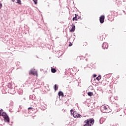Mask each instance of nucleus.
<instances>
[{
  "label": "nucleus",
  "instance_id": "obj_25",
  "mask_svg": "<svg viewBox=\"0 0 126 126\" xmlns=\"http://www.w3.org/2000/svg\"><path fill=\"white\" fill-rule=\"evenodd\" d=\"M2 7V4L1 3H0V9Z\"/></svg>",
  "mask_w": 126,
  "mask_h": 126
},
{
  "label": "nucleus",
  "instance_id": "obj_34",
  "mask_svg": "<svg viewBox=\"0 0 126 126\" xmlns=\"http://www.w3.org/2000/svg\"><path fill=\"white\" fill-rule=\"evenodd\" d=\"M86 62H87V59H86Z\"/></svg>",
  "mask_w": 126,
  "mask_h": 126
},
{
  "label": "nucleus",
  "instance_id": "obj_37",
  "mask_svg": "<svg viewBox=\"0 0 126 126\" xmlns=\"http://www.w3.org/2000/svg\"><path fill=\"white\" fill-rule=\"evenodd\" d=\"M100 124H102V123L100 122Z\"/></svg>",
  "mask_w": 126,
  "mask_h": 126
},
{
  "label": "nucleus",
  "instance_id": "obj_20",
  "mask_svg": "<svg viewBox=\"0 0 126 126\" xmlns=\"http://www.w3.org/2000/svg\"><path fill=\"white\" fill-rule=\"evenodd\" d=\"M84 123H86V124L83 126H91V124H89L87 122Z\"/></svg>",
  "mask_w": 126,
  "mask_h": 126
},
{
  "label": "nucleus",
  "instance_id": "obj_29",
  "mask_svg": "<svg viewBox=\"0 0 126 126\" xmlns=\"http://www.w3.org/2000/svg\"><path fill=\"white\" fill-rule=\"evenodd\" d=\"M80 18H81V17L79 16V17H78L77 19H80Z\"/></svg>",
  "mask_w": 126,
  "mask_h": 126
},
{
  "label": "nucleus",
  "instance_id": "obj_8",
  "mask_svg": "<svg viewBox=\"0 0 126 126\" xmlns=\"http://www.w3.org/2000/svg\"><path fill=\"white\" fill-rule=\"evenodd\" d=\"M72 28L70 29V32H74L75 31V26L74 25V24H72Z\"/></svg>",
  "mask_w": 126,
  "mask_h": 126
},
{
  "label": "nucleus",
  "instance_id": "obj_15",
  "mask_svg": "<svg viewBox=\"0 0 126 126\" xmlns=\"http://www.w3.org/2000/svg\"><path fill=\"white\" fill-rule=\"evenodd\" d=\"M101 75H99L95 79H96V80H97V81H99V80H101Z\"/></svg>",
  "mask_w": 126,
  "mask_h": 126
},
{
  "label": "nucleus",
  "instance_id": "obj_3",
  "mask_svg": "<svg viewBox=\"0 0 126 126\" xmlns=\"http://www.w3.org/2000/svg\"><path fill=\"white\" fill-rule=\"evenodd\" d=\"M2 117H3L5 123H7L9 124V122H10V119H9V117L8 116L7 114L5 113V112H3Z\"/></svg>",
  "mask_w": 126,
  "mask_h": 126
},
{
  "label": "nucleus",
  "instance_id": "obj_14",
  "mask_svg": "<svg viewBox=\"0 0 126 126\" xmlns=\"http://www.w3.org/2000/svg\"><path fill=\"white\" fill-rule=\"evenodd\" d=\"M29 74L30 75H31V74H33V75H34L35 74V73H34V70L33 69H31L30 72H29Z\"/></svg>",
  "mask_w": 126,
  "mask_h": 126
},
{
  "label": "nucleus",
  "instance_id": "obj_12",
  "mask_svg": "<svg viewBox=\"0 0 126 126\" xmlns=\"http://www.w3.org/2000/svg\"><path fill=\"white\" fill-rule=\"evenodd\" d=\"M18 93L19 94V95H22V94H23V91L22 89H20L19 91H18Z\"/></svg>",
  "mask_w": 126,
  "mask_h": 126
},
{
  "label": "nucleus",
  "instance_id": "obj_36",
  "mask_svg": "<svg viewBox=\"0 0 126 126\" xmlns=\"http://www.w3.org/2000/svg\"><path fill=\"white\" fill-rule=\"evenodd\" d=\"M70 38H69V39H68V40H70Z\"/></svg>",
  "mask_w": 126,
  "mask_h": 126
},
{
  "label": "nucleus",
  "instance_id": "obj_2",
  "mask_svg": "<svg viewBox=\"0 0 126 126\" xmlns=\"http://www.w3.org/2000/svg\"><path fill=\"white\" fill-rule=\"evenodd\" d=\"M12 85L11 83L8 84V85L5 87L4 91L6 93H9L10 94H12L13 95L14 93H15V90L12 87Z\"/></svg>",
  "mask_w": 126,
  "mask_h": 126
},
{
  "label": "nucleus",
  "instance_id": "obj_16",
  "mask_svg": "<svg viewBox=\"0 0 126 126\" xmlns=\"http://www.w3.org/2000/svg\"><path fill=\"white\" fill-rule=\"evenodd\" d=\"M55 91H57L58 90L59 87H58V85L55 84L54 86Z\"/></svg>",
  "mask_w": 126,
  "mask_h": 126
},
{
  "label": "nucleus",
  "instance_id": "obj_22",
  "mask_svg": "<svg viewBox=\"0 0 126 126\" xmlns=\"http://www.w3.org/2000/svg\"><path fill=\"white\" fill-rule=\"evenodd\" d=\"M17 3H18V4H21V0H17Z\"/></svg>",
  "mask_w": 126,
  "mask_h": 126
},
{
  "label": "nucleus",
  "instance_id": "obj_18",
  "mask_svg": "<svg viewBox=\"0 0 126 126\" xmlns=\"http://www.w3.org/2000/svg\"><path fill=\"white\" fill-rule=\"evenodd\" d=\"M104 77L105 78H109L111 77V76L110 75V74H107L104 75Z\"/></svg>",
  "mask_w": 126,
  "mask_h": 126
},
{
  "label": "nucleus",
  "instance_id": "obj_35",
  "mask_svg": "<svg viewBox=\"0 0 126 126\" xmlns=\"http://www.w3.org/2000/svg\"><path fill=\"white\" fill-rule=\"evenodd\" d=\"M78 86H79V84H78Z\"/></svg>",
  "mask_w": 126,
  "mask_h": 126
},
{
  "label": "nucleus",
  "instance_id": "obj_33",
  "mask_svg": "<svg viewBox=\"0 0 126 126\" xmlns=\"http://www.w3.org/2000/svg\"><path fill=\"white\" fill-rule=\"evenodd\" d=\"M40 70H41V71H42V70H43V69H41Z\"/></svg>",
  "mask_w": 126,
  "mask_h": 126
},
{
  "label": "nucleus",
  "instance_id": "obj_32",
  "mask_svg": "<svg viewBox=\"0 0 126 126\" xmlns=\"http://www.w3.org/2000/svg\"><path fill=\"white\" fill-rule=\"evenodd\" d=\"M9 125L10 126H12V124H9Z\"/></svg>",
  "mask_w": 126,
  "mask_h": 126
},
{
  "label": "nucleus",
  "instance_id": "obj_24",
  "mask_svg": "<svg viewBox=\"0 0 126 126\" xmlns=\"http://www.w3.org/2000/svg\"><path fill=\"white\" fill-rule=\"evenodd\" d=\"M72 46V43L71 42H69V44L68 45L69 47H71Z\"/></svg>",
  "mask_w": 126,
  "mask_h": 126
},
{
  "label": "nucleus",
  "instance_id": "obj_13",
  "mask_svg": "<svg viewBox=\"0 0 126 126\" xmlns=\"http://www.w3.org/2000/svg\"><path fill=\"white\" fill-rule=\"evenodd\" d=\"M3 110L1 109L0 110V117H2V116H3Z\"/></svg>",
  "mask_w": 126,
  "mask_h": 126
},
{
  "label": "nucleus",
  "instance_id": "obj_6",
  "mask_svg": "<svg viewBox=\"0 0 126 126\" xmlns=\"http://www.w3.org/2000/svg\"><path fill=\"white\" fill-rule=\"evenodd\" d=\"M99 21L101 24H103L105 21V16L104 15H101L99 17Z\"/></svg>",
  "mask_w": 126,
  "mask_h": 126
},
{
  "label": "nucleus",
  "instance_id": "obj_5",
  "mask_svg": "<svg viewBox=\"0 0 126 126\" xmlns=\"http://www.w3.org/2000/svg\"><path fill=\"white\" fill-rule=\"evenodd\" d=\"M94 122H95V120H94V119L93 118L88 119L84 121V123H87L90 125H92V126L94 125Z\"/></svg>",
  "mask_w": 126,
  "mask_h": 126
},
{
  "label": "nucleus",
  "instance_id": "obj_10",
  "mask_svg": "<svg viewBox=\"0 0 126 126\" xmlns=\"http://www.w3.org/2000/svg\"><path fill=\"white\" fill-rule=\"evenodd\" d=\"M51 72H52V73H56V72H57V69H56V68H52V67H51Z\"/></svg>",
  "mask_w": 126,
  "mask_h": 126
},
{
  "label": "nucleus",
  "instance_id": "obj_1",
  "mask_svg": "<svg viewBox=\"0 0 126 126\" xmlns=\"http://www.w3.org/2000/svg\"><path fill=\"white\" fill-rule=\"evenodd\" d=\"M117 107L118 105H116L113 107V113H115V114H116L117 112H119V114L120 115V117L126 115V109H118L117 108Z\"/></svg>",
  "mask_w": 126,
  "mask_h": 126
},
{
  "label": "nucleus",
  "instance_id": "obj_31",
  "mask_svg": "<svg viewBox=\"0 0 126 126\" xmlns=\"http://www.w3.org/2000/svg\"><path fill=\"white\" fill-rule=\"evenodd\" d=\"M12 1H13V2H14V1H15V0H11Z\"/></svg>",
  "mask_w": 126,
  "mask_h": 126
},
{
  "label": "nucleus",
  "instance_id": "obj_23",
  "mask_svg": "<svg viewBox=\"0 0 126 126\" xmlns=\"http://www.w3.org/2000/svg\"><path fill=\"white\" fill-rule=\"evenodd\" d=\"M101 108H103V110H107V106H102Z\"/></svg>",
  "mask_w": 126,
  "mask_h": 126
},
{
  "label": "nucleus",
  "instance_id": "obj_7",
  "mask_svg": "<svg viewBox=\"0 0 126 126\" xmlns=\"http://www.w3.org/2000/svg\"><path fill=\"white\" fill-rule=\"evenodd\" d=\"M102 49L105 50V49H108V43L107 42H104L102 45Z\"/></svg>",
  "mask_w": 126,
  "mask_h": 126
},
{
  "label": "nucleus",
  "instance_id": "obj_26",
  "mask_svg": "<svg viewBox=\"0 0 126 126\" xmlns=\"http://www.w3.org/2000/svg\"><path fill=\"white\" fill-rule=\"evenodd\" d=\"M96 76H97V75L96 74H94V75H93V77L94 78H95V77H96Z\"/></svg>",
  "mask_w": 126,
  "mask_h": 126
},
{
  "label": "nucleus",
  "instance_id": "obj_21",
  "mask_svg": "<svg viewBox=\"0 0 126 126\" xmlns=\"http://www.w3.org/2000/svg\"><path fill=\"white\" fill-rule=\"evenodd\" d=\"M34 2V4H37L38 3V0H32Z\"/></svg>",
  "mask_w": 126,
  "mask_h": 126
},
{
  "label": "nucleus",
  "instance_id": "obj_19",
  "mask_svg": "<svg viewBox=\"0 0 126 126\" xmlns=\"http://www.w3.org/2000/svg\"><path fill=\"white\" fill-rule=\"evenodd\" d=\"M103 38H104V37H103V35H100V36H98V39H99V40L100 41H103Z\"/></svg>",
  "mask_w": 126,
  "mask_h": 126
},
{
  "label": "nucleus",
  "instance_id": "obj_27",
  "mask_svg": "<svg viewBox=\"0 0 126 126\" xmlns=\"http://www.w3.org/2000/svg\"><path fill=\"white\" fill-rule=\"evenodd\" d=\"M74 40H75V35L73 37V41H74Z\"/></svg>",
  "mask_w": 126,
  "mask_h": 126
},
{
  "label": "nucleus",
  "instance_id": "obj_28",
  "mask_svg": "<svg viewBox=\"0 0 126 126\" xmlns=\"http://www.w3.org/2000/svg\"><path fill=\"white\" fill-rule=\"evenodd\" d=\"M33 109V108L32 107H29L28 108V110H32Z\"/></svg>",
  "mask_w": 126,
  "mask_h": 126
},
{
  "label": "nucleus",
  "instance_id": "obj_9",
  "mask_svg": "<svg viewBox=\"0 0 126 126\" xmlns=\"http://www.w3.org/2000/svg\"><path fill=\"white\" fill-rule=\"evenodd\" d=\"M77 16H78V15L77 14H75V17L72 18V21H74V20H75L76 21H77V20H78V19H77Z\"/></svg>",
  "mask_w": 126,
  "mask_h": 126
},
{
  "label": "nucleus",
  "instance_id": "obj_30",
  "mask_svg": "<svg viewBox=\"0 0 126 126\" xmlns=\"http://www.w3.org/2000/svg\"><path fill=\"white\" fill-rule=\"evenodd\" d=\"M11 92H13V89H11Z\"/></svg>",
  "mask_w": 126,
  "mask_h": 126
},
{
  "label": "nucleus",
  "instance_id": "obj_17",
  "mask_svg": "<svg viewBox=\"0 0 126 126\" xmlns=\"http://www.w3.org/2000/svg\"><path fill=\"white\" fill-rule=\"evenodd\" d=\"M88 96H90V97H91V96H93V93L91 92H88Z\"/></svg>",
  "mask_w": 126,
  "mask_h": 126
},
{
  "label": "nucleus",
  "instance_id": "obj_11",
  "mask_svg": "<svg viewBox=\"0 0 126 126\" xmlns=\"http://www.w3.org/2000/svg\"><path fill=\"white\" fill-rule=\"evenodd\" d=\"M58 95L59 96V97H61V96H62V97H63V93L62 91H60L58 93Z\"/></svg>",
  "mask_w": 126,
  "mask_h": 126
},
{
  "label": "nucleus",
  "instance_id": "obj_4",
  "mask_svg": "<svg viewBox=\"0 0 126 126\" xmlns=\"http://www.w3.org/2000/svg\"><path fill=\"white\" fill-rule=\"evenodd\" d=\"M70 112L71 115H72L73 118H81L82 117L81 115L78 113H76V112L75 111H73V109H71Z\"/></svg>",
  "mask_w": 126,
  "mask_h": 126
}]
</instances>
